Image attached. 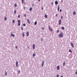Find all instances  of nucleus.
Here are the masks:
<instances>
[{"label":"nucleus","mask_w":77,"mask_h":77,"mask_svg":"<svg viewBox=\"0 0 77 77\" xmlns=\"http://www.w3.org/2000/svg\"><path fill=\"white\" fill-rule=\"evenodd\" d=\"M58 36L59 38H63V32H61L58 35Z\"/></svg>","instance_id":"nucleus-1"},{"label":"nucleus","mask_w":77,"mask_h":77,"mask_svg":"<svg viewBox=\"0 0 77 77\" xmlns=\"http://www.w3.org/2000/svg\"><path fill=\"white\" fill-rule=\"evenodd\" d=\"M17 22L18 26H20V25H21V23H20V22H21V21H20V20H17Z\"/></svg>","instance_id":"nucleus-2"},{"label":"nucleus","mask_w":77,"mask_h":77,"mask_svg":"<svg viewBox=\"0 0 77 77\" xmlns=\"http://www.w3.org/2000/svg\"><path fill=\"white\" fill-rule=\"evenodd\" d=\"M48 29L51 31L53 32V29H52V28H51V27H50V26H48Z\"/></svg>","instance_id":"nucleus-3"},{"label":"nucleus","mask_w":77,"mask_h":77,"mask_svg":"<svg viewBox=\"0 0 77 77\" xmlns=\"http://www.w3.org/2000/svg\"><path fill=\"white\" fill-rule=\"evenodd\" d=\"M70 45L73 48H74V45L73 44V43L72 42H71L70 43Z\"/></svg>","instance_id":"nucleus-4"},{"label":"nucleus","mask_w":77,"mask_h":77,"mask_svg":"<svg viewBox=\"0 0 77 77\" xmlns=\"http://www.w3.org/2000/svg\"><path fill=\"white\" fill-rule=\"evenodd\" d=\"M59 25H61V20L60 19L59 20Z\"/></svg>","instance_id":"nucleus-5"},{"label":"nucleus","mask_w":77,"mask_h":77,"mask_svg":"<svg viewBox=\"0 0 77 77\" xmlns=\"http://www.w3.org/2000/svg\"><path fill=\"white\" fill-rule=\"evenodd\" d=\"M57 70H59V69H60V67L58 65L57 66Z\"/></svg>","instance_id":"nucleus-6"},{"label":"nucleus","mask_w":77,"mask_h":77,"mask_svg":"<svg viewBox=\"0 0 77 77\" xmlns=\"http://www.w3.org/2000/svg\"><path fill=\"white\" fill-rule=\"evenodd\" d=\"M32 47L33 50H34V49H35V44H33V45Z\"/></svg>","instance_id":"nucleus-7"},{"label":"nucleus","mask_w":77,"mask_h":77,"mask_svg":"<svg viewBox=\"0 0 77 77\" xmlns=\"http://www.w3.org/2000/svg\"><path fill=\"white\" fill-rule=\"evenodd\" d=\"M29 36V32H26V36L28 37Z\"/></svg>","instance_id":"nucleus-8"},{"label":"nucleus","mask_w":77,"mask_h":77,"mask_svg":"<svg viewBox=\"0 0 77 77\" xmlns=\"http://www.w3.org/2000/svg\"><path fill=\"white\" fill-rule=\"evenodd\" d=\"M27 21L28 23V24H30V21H29V19L27 20Z\"/></svg>","instance_id":"nucleus-9"},{"label":"nucleus","mask_w":77,"mask_h":77,"mask_svg":"<svg viewBox=\"0 0 77 77\" xmlns=\"http://www.w3.org/2000/svg\"><path fill=\"white\" fill-rule=\"evenodd\" d=\"M55 5H57L58 4V2L57 1H55Z\"/></svg>","instance_id":"nucleus-10"},{"label":"nucleus","mask_w":77,"mask_h":77,"mask_svg":"<svg viewBox=\"0 0 77 77\" xmlns=\"http://www.w3.org/2000/svg\"><path fill=\"white\" fill-rule=\"evenodd\" d=\"M73 15H76V13H75V11H74L73 12Z\"/></svg>","instance_id":"nucleus-11"},{"label":"nucleus","mask_w":77,"mask_h":77,"mask_svg":"<svg viewBox=\"0 0 77 77\" xmlns=\"http://www.w3.org/2000/svg\"><path fill=\"white\" fill-rule=\"evenodd\" d=\"M11 36H13V37H15V36L14 34H11Z\"/></svg>","instance_id":"nucleus-12"},{"label":"nucleus","mask_w":77,"mask_h":77,"mask_svg":"<svg viewBox=\"0 0 77 77\" xmlns=\"http://www.w3.org/2000/svg\"><path fill=\"white\" fill-rule=\"evenodd\" d=\"M44 61H42V67L43 66H44Z\"/></svg>","instance_id":"nucleus-13"},{"label":"nucleus","mask_w":77,"mask_h":77,"mask_svg":"<svg viewBox=\"0 0 77 77\" xmlns=\"http://www.w3.org/2000/svg\"><path fill=\"white\" fill-rule=\"evenodd\" d=\"M16 66L17 67H18V61H17V62L16 63Z\"/></svg>","instance_id":"nucleus-14"},{"label":"nucleus","mask_w":77,"mask_h":77,"mask_svg":"<svg viewBox=\"0 0 77 77\" xmlns=\"http://www.w3.org/2000/svg\"><path fill=\"white\" fill-rule=\"evenodd\" d=\"M60 9V7L59 6H58V11H59V9Z\"/></svg>","instance_id":"nucleus-15"},{"label":"nucleus","mask_w":77,"mask_h":77,"mask_svg":"<svg viewBox=\"0 0 77 77\" xmlns=\"http://www.w3.org/2000/svg\"><path fill=\"white\" fill-rule=\"evenodd\" d=\"M65 65V62H64L63 63V66H64Z\"/></svg>","instance_id":"nucleus-16"},{"label":"nucleus","mask_w":77,"mask_h":77,"mask_svg":"<svg viewBox=\"0 0 77 77\" xmlns=\"http://www.w3.org/2000/svg\"><path fill=\"white\" fill-rule=\"evenodd\" d=\"M32 56L33 57H35V56H36V54H35V53H34L32 55Z\"/></svg>","instance_id":"nucleus-17"},{"label":"nucleus","mask_w":77,"mask_h":77,"mask_svg":"<svg viewBox=\"0 0 77 77\" xmlns=\"http://www.w3.org/2000/svg\"><path fill=\"white\" fill-rule=\"evenodd\" d=\"M32 7H30L29 8V11H32Z\"/></svg>","instance_id":"nucleus-18"},{"label":"nucleus","mask_w":77,"mask_h":77,"mask_svg":"<svg viewBox=\"0 0 77 77\" xmlns=\"http://www.w3.org/2000/svg\"><path fill=\"white\" fill-rule=\"evenodd\" d=\"M22 35H23V37H24V32H23L22 33Z\"/></svg>","instance_id":"nucleus-19"},{"label":"nucleus","mask_w":77,"mask_h":77,"mask_svg":"<svg viewBox=\"0 0 77 77\" xmlns=\"http://www.w3.org/2000/svg\"><path fill=\"white\" fill-rule=\"evenodd\" d=\"M45 17L46 18H47V14H45Z\"/></svg>","instance_id":"nucleus-20"},{"label":"nucleus","mask_w":77,"mask_h":77,"mask_svg":"<svg viewBox=\"0 0 77 77\" xmlns=\"http://www.w3.org/2000/svg\"><path fill=\"white\" fill-rule=\"evenodd\" d=\"M26 26V23H24L23 24V26Z\"/></svg>","instance_id":"nucleus-21"},{"label":"nucleus","mask_w":77,"mask_h":77,"mask_svg":"<svg viewBox=\"0 0 77 77\" xmlns=\"http://www.w3.org/2000/svg\"><path fill=\"white\" fill-rule=\"evenodd\" d=\"M69 52H70V53H72V51L71 49H69Z\"/></svg>","instance_id":"nucleus-22"},{"label":"nucleus","mask_w":77,"mask_h":77,"mask_svg":"<svg viewBox=\"0 0 77 77\" xmlns=\"http://www.w3.org/2000/svg\"><path fill=\"white\" fill-rule=\"evenodd\" d=\"M62 30H64V29H65V27H64L63 26L62 27Z\"/></svg>","instance_id":"nucleus-23"},{"label":"nucleus","mask_w":77,"mask_h":77,"mask_svg":"<svg viewBox=\"0 0 77 77\" xmlns=\"http://www.w3.org/2000/svg\"><path fill=\"white\" fill-rule=\"evenodd\" d=\"M5 21H6V20H7V18L6 17H5Z\"/></svg>","instance_id":"nucleus-24"},{"label":"nucleus","mask_w":77,"mask_h":77,"mask_svg":"<svg viewBox=\"0 0 77 77\" xmlns=\"http://www.w3.org/2000/svg\"><path fill=\"white\" fill-rule=\"evenodd\" d=\"M37 24V22L36 21H35V25H36Z\"/></svg>","instance_id":"nucleus-25"},{"label":"nucleus","mask_w":77,"mask_h":77,"mask_svg":"<svg viewBox=\"0 0 77 77\" xmlns=\"http://www.w3.org/2000/svg\"><path fill=\"white\" fill-rule=\"evenodd\" d=\"M22 0V4L24 3V0Z\"/></svg>","instance_id":"nucleus-26"},{"label":"nucleus","mask_w":77,"mask_h":77,"mask_svg":"<svg viewBox=\"0 0 77 77\" xmlns=\"http://www.w3.org/2000/svg\"><path fill=\"white\" fill-rule=\"evenodd\" d=\"M17 3H15L14 4V6H15V7H17Z\"/></svg>","instance_id":"nucleus-27"},{"label":"nucleus","mask_w":77,"mask_h":77,"mask_svg":"<svg viewBox=\"0 0 77 77\" xmlns=\"http://www.w3.org/2000/svg\"><path fill=\"white\" fill-rule=\"evenodd\" d=\"M12 22H13V23H15V20H12Z\"/></svg>","instance_id":"nucleus-28"},{"label":"nucleus","mask_w":77,"mask_h":77,"mask_svg":"<svg viewBox=\"0 0 77 77\" xmlns=\"http://www.w3.org/2000/svg\"><path fill=\"white\" fill-rule=\"evenodd\" d=\"M60 18H61V19H63V16H61Z\"/></svg>","instance_id":"nucleus-29"},{"label":"nucleus","mask_w":77,"mask_h":77,"mask_svg":"<svg viewBox=\"0 0 77 77\" xmlns=\"http://www.w3.org/2000/svg\"><path fill=\"white\" fill-rule=\"evenodd\" d=\"M18 18H20V15H18Z\"/></svg>","instance_id":"nucleus-30"},{"label":"nucleus","mask_w":77,"mask_h":77,"mask_svg":"<svg viewBox=\"0 0 77 77\" xmlns=\"http://www.w3.org/2000/svg\"><path fill=\"white\" fill-rule=\"evenodd\" d=\"M24 17H26V14H24Z\"/></svg>","instance_id":"nucleus-31"},{"label":"nucleus","mask_w":77,"mask_h":77,"mask_svg":"<svg viewBox=\"0 0 77 77\" xmlns=\"http://www.w3.org/2000/svg\"><path fill=\"white\" fill-rule=\"evenodd\" d=\"M14 13L16 14V10H14Z\"/></svg>","instance_id":"nucleus-32"},{"label":"nucleus","mask_w":77,"mask_h":77,"mask_svg":"<svg viewBox=\"0 0 77 77\" xmlns=\"http://www.w3.org/2000/svg\"><path fill=\"white\" fill-rule=\"evenodd\" d=\"M59 32V30H58L57 31V33H58V32Z\"/></svg>","instance_id":"nucleus-33"},{"label":"nucleus","mask_w":77,"mask_h":77,"mask_svg":"<svg viewBox=\"0 0 77 77\" xmlns=\"http://www.w3.org/2000/svg\"><path fill=\"white\" fill-rule=\"evenodd\" d=\"M75 74H77V69L76 72H75Z\"/></svg>","instance_id":"nucleus-34"},{"label":"nucleus","mask_w":77,"mask_h":77,"mask_svg":"<svg viewBox=\"0 0 77 77\" xmlns=\"http://www.w3.org/2000/svg\"><path fill=\"white\" fill-rule=\"evenodd\" d=\"M5 75H7V73H6V72H5Z\"/></svg>","instance_id":"nucleus-35"},{"label":"nucleus","mask_w":77,"mask_h":77,"mask_svg":"<svg viewBox=\"0 0 77 77\" xmlns=\"http://www.w3.org/2000/svg\"><path fill=\"white\" fill-rule=\"evenodd\" d=\"M60 12H62V9H60Z\"/></svg>","instance_id":"nucleus-36"},{"label":"nucleus","mask_w":77,"mask_h":77,"mask_svg":"<svg viewBox=\"0 0 77 77\" xmlns=\"http://www.w3.org/2000/svg\"><path fill=\"white\" fill-rule=\"evenodd\" d=\"M23 8H24V10H25V9H26V7H23Z\"/></svg>","instance_id":"nucleus-37"},{"label":"nucleus","mask_w":77,"mask_h":77,"mask_svg":"<svg viewBox=\"0 0 77 77\" xmlns=\"http://www.w3.org/2000/svg\"><path fill=\"white\" fill-rule=\"evenodd\" d=\"M41 8H42V10H43V9H44V8H43V7H42Z\"/></svg>","instance_id":"nucleus-38"},{"label":"nucleus","mask_w":77,"mask_h":77,"mask_svg":"<svg viewBox=\"0 0 77 77\" xmlns=\"http://www.w3.org/2000/svg\"><path fill=\"white\" fill-rule=\"evenodd\" d=\"M21 30H23V27H21Z\"/></svg>","instance_id":"nucleus-39"},{"label":"nucleus","mask_w":77,"mask_h":77,"mask_svg":"<svg viewBox=\"0 0 77 77\" xmlns=\"http://www.w3.org/2000/svg\"><path fill=\"white\" fill-rule=\"evenodd\" d=\"M53 4H54L53 2L51 3V5H53Z\"/></svg>","instance_id":"nucleus-40"},{"label":"nucleus","mask_w":77,"mask_h":77,"mask_svg":"<svg viewBox=\"0 0 77 77\" xmlns=\"http://www.w3.org/2000/svg\"><path fill=\"white\" fill-rule=\"evenodd\" d=\"M18 73H20V70H19L18 71Z\"/></svg>","instance_id":"nucleus-41"},{"label":"nucleus","mask_w":77,"mask_h":77,"mask_svg":"<svg viewBox=\"0 0 77 77\" xmlns=\"http://www.w3.org/2000/svg\"><path fill=\"white\" fill-rule=\"evenodd\" d=\"M16 48H18V47L17 46H16Z\"/></svg>","instance_id":"nucleus-42"},{"label":"nucleus","mask_w":77,"mask_h":77,"mask_svg":"<svg viewBox=\"0 0 77 77\" xmlns=\"http://www.w3.org/2000/svg\"><path fill=\"white\" fill-rule=\"evenodd\" d=\"M57 77H59V75H57Z\"/></svg>","instance_id":"nucleus-43"},{"label":"nucleus","mask_w":77,"mask_h":77,"mask_svg":"<svg viewBox=\"0 0 77 77\" xmlns=\"http://www.w3.org/2000/svg\"><path fill=\"white\" fill-rule=\"evenodd\" d=\"M56 16L57 17V14H56Z\"/></svg>","instance_id":"nucleus-44"},{"label":"nucleus","mask_w":77,"mask_h":77,"mask_svg":"<svg viewBox=\"0 0 77 77\" xmlns=\"http://www.w3.org/2000/svg\"><path fill=\"white\" fill-rule=\"evenodd\" d=\"M41 41H43V40L42 39L41 40Z\"/></svg>","instance_id":"nucleus-45"},{"label":"nucleus","mask_w":77,"mask_h":77,"mask_svg":"<svg viewBox=\"0 0 77 77\" xmlns=\"http://www.w3.org/2000/svg\"><path fill=\"white\" fill-rule=\"evenodd\" d=\"M28 48L29 49V48H29V47H28Z\"/></svg>","instance_id":"nucleus-46"},{"label":"nucleus","mask_w":77,"mask_h":77,"mask_svg":"<svg viewBox=\"0 0 77 77\" xmlns=\"http://www.w3.org/2000/svg\"><path fill=\"white\" fill-rule=\"evenodd\" d=\"M60 77H63V76L61 75V76Z\"/></svg>","instance_id":"nucleus-47"},{"label":"nucleus","mask_w":77,"mask_h":77,"mask_svg":"<svg viewBox=\"0 0 77 77\" xmlns=\"http://www.w3.org/2000/svg\"><path fill=\"white\" fill-rule=\"evenodd\" d=\"M42 29H43V30H44V28H43Z\"/></svg>","instance_id":"nucleus-48"},{"label":"nucleus","mask_w":77,"mask_h":77,"mask_svg":"<svg viewBox=\"0 0 77 77\" xmlns=\"http://www.w3.org/2000/svg\"><path fill=\"white\" fill-rule=\"evenodd\" d=\"M38 2H40V0H38Z\"/></svg>","instance_id":"nucleus-49"},{"label":"nucleus","mask_w":77,"mask_h":77,"mask_svg":"<svg viewBox=\"0 0 77 77\" xmlns=\"http://www.w3.org/2000/svg\"><path fill=\"white\" fill-rule=\"evenodd\" d=\"M24 4L26 5V3H24Z\"/></svg>","instance_id":"nucleus-50"}]
</instances>
